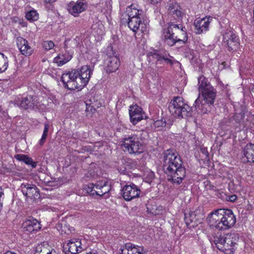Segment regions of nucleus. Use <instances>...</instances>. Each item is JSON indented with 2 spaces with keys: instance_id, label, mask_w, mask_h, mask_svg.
<instances>
[{
  "instance_id": "nucleus-1",
  "label": "nucleus",
  "mask_w": 254,
  "mask_h": 254,
  "mask_svg": "<svg viewBox=\"0 0 254 254\" xmlns=\"http://www.w3.org/2000/svg\"><path fill=\"white\" fill-rule=\"evenodd\" d=\"M163 168L168 181L180 185L186 177V172L180 156L174 150L168 149L163 153Z\"/></svg>"
},
{
  "instance_id": "nucleus-2",
  "label": "nucleus",
  "mask_w": 254,
  "mask_h": 254,
  "mask_svg": "<svg viewBox=\"0 0 254 254\" xmlns=\"http://www.w3.org/2000/svg\"><path fill=\"white\" fill-rule=\"evenodd\" d=\"M168 109L171 114L176 118H185L191 116V107L184 102L180 96L174 97L169 104Z\"/></svg>"
},
{
  "instance_id": "nucleus-3",
  "label": "nucleus",
  "mask_w": 254,
  "mask_h": 254,
  "mask_svg": "<svg viewBox=\"0 0 254 254\" xmlns=\"http://www.w3.org/2000/svg\"><path fill=\"white\" fill-rule=\"evenodd\" d=\"M122 142V146H124L129 154H139L143 152V142L137 134L125 135Z\"/></svg>"
},
{
  "instance_id": "nucleus-4",
  "label": "nucleus",
  "mask_w": 254,
  "mask_h": 254,
  "mask_svg": "<svg viewBox=\"0 0 254 254\" xmlns=\"http://www.w3.org/2000/svg\"><path fill=\"white\" fill-rule=\"evenodd\" d=\"M200 93L202 94L204 103L201 104L200 100L198 98L195 101L194 106L196 109L201 110L203 113H206L209 111V109H207L205 106L207 105L210 107L213 104L216 92L213 88H210V89L204 90Z\"/></svg>"
},
{
  "instance_id": "nucleus-5",
  "label": "nucleus",
  "mask_w": 254,
  "mask_h": 254,
  "mask_svg": "<svg viewBox=\"0 0 254 254\" xmlns=\"http://www.w3.org/2000/svg\"><path fill=\"white\" fill-rule=\"evenodd\" d=\"M204 212L202 206H198L193 211L185 214V221L188 227H194L202 223L204 218Z\"/></svg>"
},
{
  "instance_id": "nucleus-6",
  "label": "nucleus",
  "mask_w": 254,
  "mask_h": 254,
  "mask_svg": "<svg viewBox=\"0 0 254 254\" xmlns=\"http://www.w3.org/2000/svg\"><path fill=\"white\" fill-rule=\"evenodd\" d=\"M78 74V73L76 70L64 73L61 77V80L64 86L70 90L81 89L79 83Z\"/></svg>"
},
{
  "instance_id": "nucleus-7",
  "label": "nucleus",
  "mask_w": 254,
  "mask_h": 254,
  "mask_svg": "<svg viewBox=\"0 0 254 254\" xmlns=\"http://www.w3.org/2000/svg\"><path fill=\"white\" fill-rule=\"evenodd\" d=\"M227 212L222 215L216 223L215 228L219 230H226L233 226L236 223V218L232 211L226 209Z\"/></svg>"
},
{
  "instance_id": "nucleus-8",
  "label": "nucleus",
  "mask_w": 254,
  "mask_h": 254,
  "mask_svg": "<svg viewBox=\"0 0 254 254\" xmlns=\"http://www.w3.org/2000/svg\"><path fill=\"white\" fill-rule=\"evenodd\" d=\"M223 43L227 46L228 50L230 52H234L239 48V38L232 31H227L224 34Z\"/></svg>"
},
{
  "instance_id": "nucleus-9",
  "label": "nucleus",
  "mask_w": 254,
  "mask_h": 254,
  "mask_svg": "<svg viewBox=\"0 0 254 254\" xmlns=\"http://www.w3.org/2000/svg\"><path fill=\"white\" fill-rule=\"evenodd\" d=\"M12 103L23 109H33L37 105V100L36 96L27 95L25 97L16 98Z\"/></svg>"
},
{
  "instance_id": "nucleus-10",
  "label": "nucleus",
  "mask_w": 254,
  "mask_h": 254,
  "mask_svg": "<svg viewBox=\"0 0 254 254\" xmlns=\"http://www.w3.org/2000/svg\"><path fill=\"white\" fill-rule=\"evenodd\" d=\"M147 56L150 60H155L158 62L164 61L171 65L174 64L173 61L168 58L170 57L169 54L164 50L152 49L147 53Z\"/></svg>"
},
{
  "instance_id": "nucleus-11",
  "label": "nucleus",
  "mask_w": 254,
  "mask_h": 254,
  "mask_svg": "<svg viewBox=\"0 0 254 254\" xmlns=\"http://www.w3.org/2000/svg\"><path fill=\"white\" fill-rule=\"evenodd\" d=\"M140 190L133 184L125 186L122 189V196L127 201H130L139 196Z\"/></svg>"
},
{
  "instance_id": "nucleus-12",
  "label": "nucleus",
  "mask_w": 254,
  "mask_h": 254,
  "mask_svg": "<svg viewBox=\"0 0 254 254\" xmlns=\"http://www.w3.org/2000/svg\"><path fill=\"white\" fill-rule=\"evenodd\" d=\"M20 190L26 198L35 199L39 198L40 196L39 190L34 185L23 183L20 186Z\"/></svg>"
},
{
  "instance_id": "nucleus-13",
  "label": "nucleus",
  "mask_w": 254,
  "mask_h": 254,
  "mask_svg": "<svg viewBox=\"0 0 254 254\" xmlns=\"http://www.w3.org/2000/svg\"><path fill=\"white\" fill-rule=\"evenodd\" d=\"M172 22L168 24L167 29H163L162 39L164 43L171 47L177 43L176 37H175L174 31L172 26Z\"/></svg>"
},
{
  "instance_id": "nucleus-14",
  "label": "nucleus",
  "mask_w": 254,
  "mask_h": 254,
  "mask_svg": "<svg viewBox=\"0 0 254 254\" xmlns=\"http://www.w3.org/2000/svg\"><path fill=\"white\" fill-rule=\"evenodd\" d=\"M129 117L130 122L134 125L146 118L145 114L143 112L142 108L137 105L130 107Z\"/></svg>"
},
{
  "instance_id": "nucleus-15",
  "label": "nucleus",
  "mask_w": 254,
  "mask_h": 254,
  "mask_svg": "<svg viewBox=\"0 0 254 254\" xmlns=\"http://www.w3.org/2000/svg\"><path fill=\"white\" fill-rule=\"evenodd\" d=\"M87 7L86 3L83 0H78L76 2H70L67 5V10L74 17L78 16L79 14L84 11Z\"/></svg>"
},
{
  "instance_id": "nucleus-16",
  "label": "nucleus",
  "mask_w": 254,
  "mask_h": 254,
  "mask_svg": "<svg viewBox=\"0 0 254 254\" xmlns=\"http://www.w3.org/2000/svg\"><path fill=\"white\" fill-rule=\"evenodd\" d=\"M76 71L78 73L77 76L79 83H80L81 88L82 89L88 82L92 71L90 66L86 65L82 66L79 71L77 70Z\"/></svg>"
},
{
  "instance_id": "nucleus-17",
  "label": "nucleus",
  "mask_w": 254,
  "mask_h": 254,
  "mask_svg": "<svg viewBox=\"0 0 254 254\" xmlns=\"http://www.w3.org/2000/svg\"><path fill=\"white\" fill-rule=\"evenodd\" d=\"M22 229L24 231L30 233H35L41 228L40 223L33 218L26 220L22 223Z\"/></svg>"
},
{
  "instance_id": "nucleus-18",
  "label": "nucleus",
  "mask_w": 254,
  "mask_h": 254,
  "mask_svg": "<svg viewBox=\"0 0 254 254\" xmlns=\"http://www.w3.org/2000/svg\"><path fill=\"white\" fill-rule=\"evenodd\" d=\"M172 26L174 31L175 37L177 42H182L185 43L188 40V36L186 29L182 24H175L172 22Z\"/></svg>"
},
{
  "instance_id": "nucleus-19",
  "label": "nucleus",
  "mask_w": 254,
  "mask_h": 254,
  "mask_svg": "<svg viewBox=\"0 0 254 254\" xmlns=\"http://www.w3.org/2000/svg\"><path fill=\"white\" fill-rule=\"evenodd\" d=\"M212 18L205 17L194 22V30L197 34H200L208 30L209 26Z\"/></svg>"
},
{
  "instance_id": "nucleus-20",
  "label": "nucleus",
  "mask_w": 254,
  "mask_h": 254,
  "mask_svg": "<svg viewBox=\"0 0 254 254\" xmlns=\"http://www.w3.org/2000/svg\"><path fill=\"white\" fill-rule=\"evenodd\" d=\"M134 17H140L139 10L131 5L127 8L126 12L123 13L121 17V22L122 24H126L127 20Z\"/></svg>"
},
{
  "instance_id": "nucleus-21",
  "label": "nucleus",
  "mask_w": 254,
  "mask_h": 254,
  "mask_svg": "<svg viewBox=\"0 0 254 254\" xmlns=\"http://www.w3.org/2000/svg\"><path fill=\"white\" fill-rule=\"evenodd\" d=\"M16 43L21 53L26 56H30L33 53L32 48L29 45L28 42L21 37H17Z\"/></svg>"
},
{
  "instance_id": "nucleus-22",
  "label": "nucleus",
  "mask_w": 254,
  "mask_h": 254,
  "mask_svg": "<svg viewBox=\"0 0 254 254\" xmlns=\"http://www.w3.org/2000/svg\"><path fill=\"white\" fill-rule=\"evenodd\" d=\"M105 64L107 72L111 73L119 68L120 63L116 56H108L105 60Z\"/></svg>"
},
{
  "instance_id": "nucleus-23",
  "label": "nucleus",
  "mask_w": 254,
  "mask_h": 254,
  "mask_svg": "<svg viewBox=\"0 0 254 254\" xmlns=\"http://www.w3.org/2000/svg\"><path fill=\"white\" fill-rule=\"evenodd\" d=\"M81 242L77 239H70L68 242L64 244V250H67L72 254H76L78 251H81Z\"/></svg>"
},
{
  "instance_id": "nucleus-24",
  "label": "nucleus",
  "mask_w": 254,
  "mask_h": 254,
  "mask_svg": "<svg viewBox=\"0 0 254 254\" xmlns=\"http://www.w3.org/2000/svg\"><path fill=\"white\" fill-rule=\"evenodd\" d=\"M122 254H145V251L141 247L127 243L122 249Z\"/></svg>"
},
{
  "instance_id": "nucleus-25",
  "label": "nucleus",
  "mask_w": 254,
  "mask_h": 254,
  "mask_svg": "<svg viewBox=\"0 0 254 254\" xmlns=\"http://www.w3.org/2000/svg\"><path fill=\"white\" fill-rule=\"evenodd\" d=\"M227 212L225 209H218L210 213L207 217V221L210 226L215 227L216 223L220 219L221 216Z\"/></svg>"
},
{
  "instance_id": "nucleus-26",
  "label": "nucleus",
  "mask_w": 254,
  "mask_h": 254,
  "mask_svg": "<svg viewBox=\"0 0 254 254\" xmlns=\"http://www.w3.org/2000/svg\"><path fill=\"white\" fill-rule=\"evenodd\" d=\"M96 191L95 193L96 195L103 196L106 195V197L109 196V192L111 190L110 185H109L107 181H99L96 183Z\"/></svg>"
},
{
  "instance_id": "nucleus-27",
  "label": "nucleus",
  "mask_w": 254,
  "mask_h": 254,
  "mask_svg": "<svg viewBox=\"0 0 254 254\" xmlns=\"http://www.w3.org/2000/svg\"><path fill=\"white\" fill-rule=\"evenodd\" d=\"M218 241H222L224 243L223 245L218 243V249L226 254H232L234 251V243L231 239H217Z\"/></svg>"
},
{
  "instance_id": "nucleus-28",
  "label": "nucleus",
  "mask_w": 254,
  "mask_h": 254,
  "mask_svg": "<svg viewBox=\"0 0 254 254\" xmlns=\"http://www.w3.org/2000/svg\"><path fill=\"white\" fill-rule=\"evenodd\" d=\"M242 152L248 162L254 163V144H247L243 147Z\"/></svg>"
},
{
  "instance_id": "nucleus-29",
  "label": "nucleus",
  "mask_w": 254,
  "mask_h": 254,
  "mask_svg": "<svg viewBox=\"0 0 254 254\" xmlns=\"http://www.w3.org/2000/svg\"><path fill=\"white\" fill-rule=\"evenodd\" d=\"M127 21L126 24H127L129 28L134 32L139 30L140 25H143L140 17L128 19Z\"/></svg>"
},
{
  "instance_id": "nucleus-30",
  "label": "nucleus",
  "mask_w": 254,
  "mask_h": 254,
  "mask_svg": "<svg viewBox=\"0 0 254 254\" xmlns=\"http://www.w3.org/2000/svg\"><path fill=\"white\" fill-rule=\"evenodd\" d=\"M56 228L62 235L63 234H69L73 230V228L70 227L69 225H68L66 222L64 220H62L59 222L57 224Z\"/></svg>"
},
{
  "instance_id": "nucleus-31",
  "label": "nucleus",
  "mask_w": 254,
  "mask_h": 254,
  "mask_svg": "<svg viewBox=\"0 0 254 254\" xmlns=\"http://www.w3.org/2000/svg\"><path fill=\"white\" fill-rule=\"evenodd\" d=\"M71 58V55L69 53L65 52L64 54H59L57 57L55 58L54 61L59 66H62L69 62Z\"/></svg>"
},
{
  "instance_id": "nucleus-32",
  "label": "nucleus",
  "mask_w": 254,
  "mask_h": 254,
  "mask_svg": "<svg viewBox=\"0 0 254 254\" xmlns=\"http://www.w3.org/2000/svg\"><path fill=\"white\" fill-rule=\"evenodd\" d=\"M47 245H48V244L45 242L39 245L36 248L35 254H58L54 249L48 250L45 247Z\"/></svg>"
},
{
  "instance_id": "nucleus-33",
  "label": "nucleus",
  "mask_w": 254,
  "mask_h": 254,
  "mask_svg": "<svg viewBox=\"0 0 254 254\" xmlns=\"http://www.w3.org/2000/svg\"><path fill=\"white\" fill-rule=\"evenodd\" d=\"M15 158L20 161L24 162L27 165H31L32 168L36 167L37 163L33 161V159L29 157L28 156L24 154H17L15 156Z\"/></svg>"
},
{
  "instance_id": "nucleus-34",
  "label": "nucleus",
  "mask_w": 254,
  "mask_h": 254,
  "mask_svg": "<svg viewBox=\"0 0 254 254\" xmlns=\"http://www.w3.org/2000/svg\"><path fill=\"white\" fill-rule=\"evenodd\" d=\"M198 90L202 92L204 90L210 89L213 87L207 82L206 78L203 76H201L198 78Z\"/></svg>"
},
{
  "instance_id": "nucleus-35",
  "label": "nucleus",
  "mask_w": 254,
  "mask_h": 254,
  "mask_svg": "<svg viewBox=\"0 0 254 254\" xmlns=\"http://www.w3.org/2000/svg\"><path fill=\"white\" fill-rule=\"evenodd\" d=\"M181 9L179 6H177L176 8H171L170 9V13L171 15V18L176 20H181L183 15V13Z\"/></svg>"
},
{
  "instance_id": "nucleus-36",
  "label": "nucleus",
  "mask_w": 254,
  "mask_h": 254,
  "mask_svg": "<svg viewBox=\"0 0 254 254\" xmlns=\"http://www.w3.org/2000/svg\"><path fill=\"white\" fill-rule=\"evenodd\" d=\"M8 61L7 58L1 53H0V73L5 71L8 67Z\"/></svg>"
},
{
  "instance_id": "nucleus-37",
  "label": "nucleus",
  "mask_w": 254,
  "mask_h": 254,
  "mask_svg": "<svg viewBox=\"0 0 254 254\" xmlns=\"http://www.w3.org/2000/svg\"><path fill=\"white\" fill-rule=\"evenodd\" d=\"M96 187V183L95 184H94L93 183H90L85 187V189L86 190L87 193L91 195L94 196L96 195L95 192L97 190Z\"/></svg>"
},
{
  "instance_id": "nucleus-38",
  "label": "nucleus",
  "mask_w": 254,
  "mask_h": 254,
  "mask_svg": "<svg viewBox=\"0 0 254 254\" xmlns=\"http://www.w3.org/2000/svg\"><path fill=\"white\" fill-rule=\"evenodd\" d=\"M38 13L35 10H30L26 14V17L29 21H35L38 18Z\"/></svg>"
},
{
  "instance_id": "nucleus-39",
  "label": "nucleus",
  "mask_w": 254,
  "mask_h": 254,
  "mask_svg": "<svg viewBox=\"0 0 254 254\" xmlns=\"http://www.w3.org/2000/svg\"><path fill=\"white\" fill-rule=\"evenodd\" d=\"M54 46V43L52 41H45L43 43V47L47 50L53 49Z\"/></svg>"
},
{
  "instance_id": "nucleus-40",
  "label": "nucleus",
  "mask_w": 254,
  "mask_h": 254,
  "mask_svg": "<svg viewBox=\"0 0 254 254\" xmlns=\"http://www.w3.org/2000/svg\"><path fill=\"white\" fill-rule=\"evenodd\" d=\"M86 111L87 112H90L91 113H93L96 109L98 108V106L96 105H90L88 102H86Z\"/></svg>"
},
{
  "instance_id": "nucleus-41",
  "label": "nucleus",
  "mask_w": 254,
  "mask_h": 254,
  "mask_svg": "<svg viewBox=\"0 0 254 254\" xmlns=\"http://www.w3.org/2000/svg\"><path fill=\"white\" fill-rule=\"evenodd\" d=\"M86 102L90 105H96L98 106V108H99L101 106L100 103L96 100L94 97L90 98V99Z\"/></svg>"
},
{
  "instance_id": "nucleus-42",
  "label": "nucleus",
  "mask_w": 254,
  "mask_h": 254,
  "mask_svg": "<svg viewBox=\"0 0 254 254\" xmlns=\"http://www.w3.org/2000/svg\"><path fill=\"white\" fill-rule=\"evenodd\" d=\"M3 198H4L3 191L2 189L1 188H0V211H1V210L2 209V200L3 199Z\"/></svg>"
},
{
  "instance_id": "nucleus-43",
  "label": "nucleus",
  "mask_w": 254,
  "mask_h": 254,
  "mask_svg": "<svg viewBox=\"0 0 254 254\" xmlns=\"http://www.w3.org/2000/svg\"><path fill=\"white\" fill-rule=\"evenodd\" d=\"M47 135H48V134L43 133L42 138L40 139V142H39V144L41 145H42L44 143L45 139H46V138L47 137Z\"/></svg>"
},
{
  "instance_id": "nucleus-44",
  "label": "nucleus",
  "mask_w": 254,
  "mask_h": 254,
  "mask_svg": "<svg viewBox=\"0 0 254 254\" xmlns=\"http://www.w3.org/2000/svg\"><path fill=\"white\" fill-rule=\"evenodd\" d=\"M200 151L205 156L206 158H207L208 157L209 154L206 148H201Z\"/></svg>"
},
{
  "instance_id": "nucleus-45",
  "label": "nucleus",
  "mask_w": 254,
  "mask_h": 254,
  "mask_svg": "<svg viewBox=\"0 0 254 254\" xmlns=\"http://www.w3.org/2000/svg\"><path fill=\"white\" fill-rule=\"evenodd\" d=\"M212 242H214V243L216 245V247H217V249H218V243L221 244L223 245L224 244V243H223V242H222L221 240L218 241L217 239H214L213 241H210V243H212Z\"/></svg>"
},
{
  "instance_id": "nucleus-46",
  "label": "nucleus",
  "mask_w": 254,
  "mask_h": 254,
  "mask_svg": "<svg viewBox=\"0 0 254 254\" xmlns=\"http://www.w3.org/2000/svg\"><path fill=\"white\" fill-rule=\"evenodd\" d=\"M49 126L48 124H44V129L43 133L48 134V132L49 130Z\"/></svg>"
},
{
  "instance_id": "nucleus-47",
  "label": "nucleus",
  "mask_w": 254,
  "mask_h": 254,
  "mask_svg": "<svg viewBox=\"0 0 254 254\" xmlns=\"http://www.w3.org/2000/svg\"><path fill=\"white\" fill-rule=\"evenodd\" d=\"M237 198L236 195H232L229 196V200L232 202L235 201Z\"/></svg>"
},
{
  "instance_id": "nucleus-48",
  "label": "nucleus",
  "mask_w": 254,
  "mask_h": 254,
  "mask_svg": "<svg viewBox=\"0 0 254 254\" xmlns=\"http://www.w3.org/2000/svg\"><path fill=\"white\" fill-rule=\"evenodd\" d=\"M46 3H53L56 1V0H44Z\"/></svg>"
},
{
  "instance_id": "nucleus-49",
  "label": "nucleus",
  "mask_w": 254,
  "mask_h": 254,
  "mask_svg": "<svg viewBox=\"0 0 254 254\" xmlns=\"http://www.w3.org/2000/svg\"><path fill=\"white\" fill-rule=\"evenodd\" d=\"M5 254H17L14 252H12L11 251H7Z\"/></svg>"
},
{
  "instance_id": "nucleus-50",
  "label": "nucleus",
  "mask_w": 254,
  "mask_h": 254,
  "mask_svg": "<svg viewBox=\"0 0 254 254\" xmlns=\"http://www.w3.org/2000/svg\"><path fill=\"white\" fill-rule=\"evenodd\" d=\"M253 24L254 25V15L253 16Z\"/></svg>"
}]
</instances>
